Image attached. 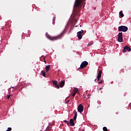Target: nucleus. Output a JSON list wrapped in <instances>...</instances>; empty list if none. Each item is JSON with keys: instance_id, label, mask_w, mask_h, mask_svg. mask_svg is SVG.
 <instances>
[{"instance_id": "nucleus-1", "label": "nucleus", "mask_w": 131, "mask_h": 131, "mask_svg": "<svg viewBox=\"0 0 131 131\" xmlns=\"http://www.w3.org/2000/svg\"><path fill=\"white\" fill-rule=\"evenodd\" d=\"M85 2V0H76L75 5L74 6L73 14L75 16H79L78 13L80 10V8L82 6V3Z\"/></svg>"}, {"instance_id": "nucleus-2", "label": "nucleus", "mask_w": 131, "mask_h": 131, "mask_svg": "<svg viewBox=\"0 0 131 131\" xmlns=\"http://www.w3.org/2000/svg\"><path fill=\"white\" fill-rule=\"evenodd\" d=\"M63 33H64V32L61 33L60 35L55 37H52L50 35H48L47 37L48 38H49V39H50V40H57L58 39H60V38H62Z\"/></svg>"}, {"instance_id": "nucleus-3", "label": "nucleus", "mask_w": 131, "mask_h": 131, "mask_svg": "<svg viewBox=\"0 0 131 131\" xmlns=\"http://www.w3.org/2000/svg\"><path fill=\"white\" fill-rule=\"evenodd\" d=\"M128 30V28H127V27L125 26H121L118 27V31L119 32L122 31L123 32H126Z\"/></svg>"}, {"instance_id": "nucleus-4", "label": "nucleus", "mask_w": 131, "mask_h": 131, "mask_svg": "<svg viewBox=\"0 0 131 131\" xmlns=\"http://www.w3.org/2000/svg\"><path fill=\"white\" fill-rule=\"evenodd\" d=\"M88 65H89V62H88L86 61H84L82 62L80 67L78 68V69H83V68H84V67H86Z\"/></svg>"}, {"instance_id": "nucleus-5", "label": "nucleus", "mask_w": 131, "mask_h": 131, "mask_svg": "<svg viewBox=\"0 0 131 131\" xmlns=\"http://www.w3.org/2000/svg\"><path fill=\"white\" fill-rule=\"evenodd\" d=\"M118 41H119V42H122V41H123V39L122 38V32H119L118 33Z\"/></svg>"}, {"instance_id": "nucleus-6", "label": "nucleus", "mask_w": 131, "mask_h": 131, "mask_svg": "<svg viewBox=\"0 0 131 131\" xmlns=\"http://www.w3.org/2000/svg\"><path fill=\"white\" fill-rule=\"evenodd\" d=\"M82 34H83V30H81V31H79L77 33V35L79 39L82 38Z\"/></svg>"}, {"instance_id": "nucleus-7", "label": "nucleus", "mask_w": 131, "mask_h": 131, "mask_svg": "<svg viewBox=\"0 0 131 131\" xmlns=\"http://www.w3.org/2000/svg\"><path fill=\"white\" fill-rule=\"evenodd\" d=\"M78 111L80 113H82V112H83V106L82 104H79L78 106Z\"/></svg>"}, {"instance_id": "nucleus-8", "label": "nucleus", "mask_w": 131, "mask_h": 131, "mask_svg": "<svg viewBox=\"0 0 131 131\" xmlns=\"http://www.w3.org/2000/svg\"><path fill=\"white\" fill-rule=\"evenodd\" d=\"M126 51H127V52H130L131 51L130 48H129L128 46H125L123 50V53H125Z\"/></svg>"}, {"instance_id": "nucleus-9", "label": "nucleus", "mask_w": 131, "mask_h": 131, "mask_svg": "<svg viewBox=\"0 0 131 131\" xmlns=\"http://www.w3.org/2000/svg\"><path fill=\"white\" fill-rule=\"evenodd\" d=\"M101 76H102V70H100L97 76V81H100V78H101Z\"/></svg>"}, {"instance_id": "nucleus-10", "label": "nucleus", "mask_w": 131, "mask_h": 131, "mask_svg": "<svg viewBox=\"0 0 131 131\" xmlns=\"http://www.w3.org/2000/svg\"><path fill=\"white\" fill-rule=\"evenodd\" d=\"M70 21L72 23H75V22H77V19L75 18L74 17H71L70 18Z\"/></svg>"}, {"instance_id": "nucleus-11", "label": "nucleus", "mask_w": 131, "mask_h": 131, "mask_svg": "<svg viewBox=\"0 0 131 131\" xmlns=\"http://www.w3.org/2000/svg\"><path fill=\"white\" fill-rule=\"evenodd\" d=\"M52 82L53 84L55 86V88H57V89H60V86H59V85H58V82H57V81H52Z\"/></svg>"}, {"instance_id": "nucleus-12", "label": "nucleus", "mask_w": 131, "mask_h": 131, "mask_svg": "<svg viewBox=\"0 0 131 131\" xmlns=\"http://www.w3.org/2000/svg\"><path fill=\"white\" fill-rule=\"evenodd\" d=\"M70 125H71V126H74L75 125V124L74 123V121L73 119H71L70 120Z\"/></svg>"}, {"instance_id": "nucleus-13", "label": "nucleus", "mask_w": 131, "mask_h": 131, "mask_svg": "<svg viewBox=\"0 0 131 131\" xmlns=\"http://www.w3.org/2000/svg\"><path fill=\"white\" fill-rule=\"evenodd\" d=\"M60 86L61 88H63L64 85H65V81L63 80L59 82Z\"/></svg>"}, {"instance_id": "nucleus-14", "label": "nucleus", "mask_w": 131, "mask_h": 131, "mask_svg": "<svg viewBox=\"0 0 131 131\" xmlns=\"http://www.w3.org/2000/svg\"><path fill=\"white\" fill-rule=\"evenodd\" d=\"M45 69H46V72H49V70L51 69V66L48 65L46 67Z\"/></svg>"}, {"instance_id": "nucleus-15", "label": "nucleus", "mask_w": 131, "mask_h": 131, "mask_svg": "<svg viewBox=\"0 0 131 131\" xmlns=\"http://www.w3.org/2000/svg\"><path fill=\"white\" fill-rule=\"evenodd\" d=\"M63 122H65L66 124H67V125L68 126H70V123H69V121L65 120L63 121Z\"/></svg>"}, {"instance_id": "nucleus-16", "label": "nucleus", "mask_w": 131, "mask_h": 131, "mask_svg": "<svg viewBox=\"0 0 131 131\" xmlns=\"http://www.w3.org/2000/svg\"><path fill=\"white\" fill-rule=\"evenodd\" d=\"M41 73L44 77H46V72L44 71H41Z\"/></svg>"}, {"instance_id": "nucleus-17", "label": "nucleus", "mask_w": 131, "mask_h": 131, "mask_svg": "<svg viewBox=\"0 0 131 131\" xmlns=\"http://www.w3.org/2000/svg\"><path fill=\"white\" fill-rule=\"evenodd\" d=\"M119 15L120 17H123L124 16V15L123 14V13L122 12V11L119 12Z\"/></svg>"}, {"instance_id": "nucleus-18", "label": "nucleus", "mask_w": 131, "mask_h": 131, "mask_svg": "<svg viewBox=\"0 0 131 131\" xmlns=\"http://www.w3.org/2000/svg\"><path fill=\"white\" fill-rule=\"evenodd\" d=\"M103 131H108V129L106 127H103Z\"/></svg>"}, {"instance_id": "nucleus-19", "label": "nucleus", "mask_w": 131, "mask_h": 131, "mask_svg": "<svg viewBox=\"0 0 131 131\" xmlns=\"http://www.w3.org/2000/svg\"><path fill=\"white\" fill-rule=\"evenodd\" d=\"M93 43H94L93 42H90L88 45V47H91V46H92L93 45Z\"/></svg>"}, {"instance_id": "nucleus-20", "label": "nucleus", "mask_w": 131, "mask_h": 131, "mask_svg": "<svg viewBox=\"0 0 131 131\" xmlns=\"http://www.w3.org/2000/svg\"><path fill=\"white\" fill-rule=\"evenodd\" d=\"M51 128H52V127H48L46 128V131H49V130H50V129H51Z\"/></svg>"}, {"instance_id": "nucleus-21", "label": "nucleus", "mask_w": 131, "mask_h": 131, "mask_svg": "<svg viewBox=\"0 0 131 131\" xmlns=\"http://www.w3.org/2000/svg\"><path fill=\"white\" fill-rule=\"evenodd\" d=\"M12 130L11 127H8V129L6 130V131H11Z\"/></svg>"}, {"instance_id": "nucleus-22", "label": "nucleus", "mask_w": 131, "mask_h": 131, "mask_svg": "<svg viewBox=\"0 0 131 131\" xmlns=\"http://www.w3.org/2000/svg\"><path fill=\"white\" fill-rule=\"evenodd\" d=\"M75 95H76V92H74L72 94L73 97H75Z\"/></svg>"}, {"instance_id": "nucleus-23", "label": "nucleus", "mask_w": 131, "mask_h": 131, "mask_svg": "<svg viewBox=\"0 0 131 131\" xmlns=\"http://www.w3.org/2000/svg\"><path fill=\"white\" fill-rule=\"evenodd\" d=\"M103 82H104L103 80H101V81L98 82V83H99V84H101V83H102Z\"/></svg>"}, {"instance_id": "nucleus-24", "label": "nucleus", "mask_w": 131, "mask_h": 131, "mask_svg": "<svg viewBox=\"0 0 131 131\" xmlns=\"http://www.w3.org/2000/svg\"><path fill=\"white\" fill-rule=\"evenodd\" d=\"M74 114H75L74 116L77 117V112H75Z\"/></svg>"}, {"instance_id": "nucleus-25", "label": "nucleus", "mask_w": 131, "mask_h": 131, "mask_svg": "<svg viewBox=\"0 0 131 131\" xmlns=\"http://www.w3.org/2000/svg\"><path fill=\"white\" fill-rule=\"evenodd\" d=\"M77 117L74 116V118H74V120H76Z\"/></svg>"}, {"instance_id": "nucleus-26", "label": "nucleus", "mask_w": 131, "mask_h": 131, "mask_svg": "<svg viewBox=\"0 0 131 131\" xmlns=\"http://www.w3.org/2000/svg\"><path fill=\"white\" fill-rule=\"evenodd\" d=\"M10 97H11V95H7V99H10Z\"/></svg>"}, {"instance_id": "nucleus-27", "label": "nucleus", "mask_w": 131, "mask_h": 131, "mask_svg": "<svg viewBox=\"0 0 131 131\" xmlns=\"http://www.w3.org/2000/svg\"><path fill=\"white\" fill-rule=\"evenodd\" d=\"M101 90H103V88H102V87H101V88H100L99 89V91H101Z\"/></svg>"}, {"instance_id": "nucleus-28", "label": "nucleus", "mask_w": 131, "mask_h": 131, "mask_svg": "<svg viewBox=\"0 0 131 131\" xmlns=\"http://www.w3.org/2000/svg\"><path fill=\"white\" fill-rule=\"evenodd\" d=\"M78 92V90H76L75 91V92H76V93H77Z\"/></svg>"}, {"instance_id": "nucleus-29", "label": "nucleus", "mask_w": 131, "mask_h": 131, "mask_svg": "<svg viewBox=\"0 0 131 131\" xmlns=\"http://www.w3.org/2000/svg\"><path fill=\"white\" fill-rule=\"evenodd\" d=\"M94 81H97V79H95Z\"/></svg>"}, {"instance_id": "nucleus-30", "label": "nucleus", "mask_w": 131, "mask_h": 131, "mask_svg": "<svg viewBox=\"0 0 131 131\" xmlns=\"http://www.w3.org/2000/svg\"><path fill=\"white\" fill-rule=\"evenodd\" d=\"M80 27H81V25H80Z\"/></svg>"}, {"instance_id": "nucleus-31", "label": "nucleus", "mask_w": 131, "mask_h": 131, "mask_svg": "<svg viewBox=\"0 0 131 131\" xmlns=\"http://www.w3.org/2000/svg\"><path fill=\"white\" fill-rule=\"evenodd\" d=\"M0 17H1V15H0Z\"/></svg>"}]
</instances>
